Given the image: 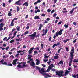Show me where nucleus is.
Segmentation results:
<instances>
[{
	"label": "nucleus",
	"mask_w": 78,
	"mask_h": 78,
	"mask_svg": "<svg viewBox=\"0 0 78 78\" xmlns=\"http://www.w3.org/2000/svg\"><path fill=\"white\" fill-rule=\"evenodd\" d=\"M37 1L36 2L34 3V5H36L37 3H39L41 2V0H37Z\"/></svg>",
	"instance_id": "obj_19"
},
{
	"label": "nucleus",
	"mask_w": 78,
	"mask_h": 78,
	"mask_svg": "<svg viewBox=\"0 0 78 78\" xmlns=\"http://www.w3.org/2000/svg\"><path fill=\"white\" fill-rule=\"evenodd\" d=\"M66 51H69V49H68V47H66Z\"/></svg>",
	"instance_id": "obj_56"
},
{
	"label": "nucleus",
	"mask_w": 78,
	"mask_h": 78,
	"mask_svg": "<svg viewBox=\"0 0 78 78\" xmlns=\"http://www.w3.org/2000/svg\"><path fill=\"white\" fill-rule=\"evenodd\" d=\"M15 62H14V61H13L12 62V64L13 65H16V63Z\"/></svg>",
	"instance_id": "obj_54"
},
{
	"label": "nucleus",
	"mask_w": 78,
	"mask_h": 78,
	"mask_svg": "<svg viewBox=\"0 0 78 78\" xmlns=\"http://www.w3.org/2000/svg\"><path fill=\"white\" fill-rule=\"evenodd\" d=\"M2 6L3 7H6V4L5 3H3Z\"/></svg>",
	"instance_id": "obj_42"
},
{
	"label": "nucleus",
	"mask_w": 78,
	"mask_h": 78,
	"mask_svg": "<svg viewBox=\"0 0 78 78\" xmlns=\"http://www.w3.org/2000/svg\"><path fill=\"white\" fill-rule=\"evenodd\" d=\"M47 31H48V29H46L45 31L43 32V34H41L42 36H45L47 34Z\"/></svg>",
	"instance_id": "obj_7"
},
{
	"label": "nucleus",
	"mask_w": 78,
	"mask_h": 78,
	"mask_svg": "<svg viewBox=\"0 0 78 78\" xmlns=\"http://www.w3.org/2000/svg\"><path fill=\"white\" fill-rule=\"evenodd\" d=\"M41 49L44 48V44H41Z\"/></svg>",
	"instance_id": "obj_48"
},
{
	"label": "nucleus",
	"mask_w": 78,
	"mask_h": 78,
	"mask_svg": "<svg viewBox=\"0 0 78 78\" xmlns=\"http://www.w3.org/2000/svg\"><path fill=\"white\" fill-rule=\"evenodd\" d=\"M72 76H73V78H76V75H72Z\"/></svg>",
	"instance_id": "obj_59"
},
{
	"label": "nucleus",
	"mask_w": 78,
	"mask_h": 78,
	"mask_svg": "<svg viewBox=\"0 0 78 78\" xmlns=\"http://www.w3.org/2000/svg\"><path fill=\"white\" fill-rule=\"evenodd\" d=\"M17 19H18V18H14L13 20H12V21H13L14 22V20H17Z\"/></svg>",
	"instance_id": "obj_40"
},
{
	"label": "nucleus",
	"mask_w": 78,
	"mask_h": 78,
	"mask_svg": "<svg viewBox=\"0 0 78 78\" xmlns=\"http://www.w3.org/2000/svg\"><path fill=\"white\" fill-rule=\"evenodd\" d=\"M22 52V50H19L17 51V53H20Z\"/></svg>",
	"instance_id": "obj_47"
},
{
	"label": "nucleus",
	"mask_w": 78,
	"mask_h": 78,
	"mask_svg": "<svg viewBox=\"0 0 78 78\" xmlns=\"http://www.w3.org/2000/svg\"><path fill=\"white\" fill-rule=\"evenodd\" d=\"M56 16H57V14H56V13H55L53 15V17H55Z\"/></svg>",
	"instance_id": "obj_31"
},
{
	"label": "nucleus",
	"mask_w": 78,
	"mask_h": 78,
	"mask_svg": "<svg viewBox=\"0 0 78 78\" xmlns=\"http://www.w3.org/2000/svg\"><path fill=\"white\" fill-rule=\"evenodd\" d=\"M28 36L30 37L31 39L32 40H34V37H39V36H40V34H38L36 35V32H34L32 34L29 35Z\"/></svg>",
	"instance_id": "obj_3"
},
{
	"label": "nucleus",
	"mask_w": 78,
	"mask_h": 78,
	"mask_svg": "<svg viewBox=\"0 0 78 78\" xmlns=\"http://www.w3.org/2000/svg\"><path fill=\"white\" fill-rule=\"evenodd\" d=\"M41 16H42V17H45V14L43 13L41 14Z\"/></svg>",
	"instance_id": "obj_51"
},
{
	"label": "nucleus",
	"mask_w": 78,
	"mask_h": 78,
	"mask_svg": "<svg viewBox=\"0 0 78 78\" xmlns=\"http://www.w3.org/2000/svg\"><path fill=\"white\" fill-rule=\"evenodd\" d=\"M20 55V54L18 53L16 55H15V57H17V58H18L19 57V55Z\"/></svg>",
	"instance_id": "obj_38"
},
{
	"label": "nucleus",
	"mask_w": 78,
	"mask_h": 78,
	"mask_svg": "<svg viewBox=\"0 0 78 78\" xmlns=\"http://www.w3.org/2000/svg\"><path fill=\"white\" fill-rule=\"evenodd\" d=\"M59 64H64V62H63L61 60L59 62V63H58V65H59Z\"/></svg>",
	"instance_id": "obj_24"
},
{
	"label": "nucleus",
	"mask_w": 78,
	"mask_h": 78,
	"mask_svg": "<svg viewBox=\"0 0 78 78\" xmlns=\"http://www.w3.org/2000/svg\"><path fill=\"white\" fill-rule=\"evenodd\" d=\"M20 0H19L18 1L16 2L15 3V4H16V5H21L20 3Z\"/></svg>",
	"instance_id": "obj_11"
},
{
	"label": "nucleus",
	"mask_w": 78,
	"mask_h": 78,
	"mask_svg": "<svg viewBox=\"0 0 78 78\" xmlns=\"http://www.w3.org/2000/svg\"><path fill=\"white\" fill-rule=\"evenodd\" d=\"M20 55L22 56L23 55H24V52H21L20 53Z\"/></svg>",
	"instance_id": "obj_44"
},
{
	"label": "nucleus",
	"mask_w": 78,
	"mask_h": 78,
	"mask_svg": "<svg viewBox=\"0 0 78 78\" xmlns=\"http://www.w3.org/2000/svg\"><path fill=\"white\" fill-rule=\"evenodd\" d=\"M8 16H12V14H11V12L9 11L8 12Z\"/></svg>",
	"instance_id": "obj_17"
},
{
	"label": "nucleus",
	"mask_w": 78,
	"mask_h": 78,
	"mask_svg": "<svg viewBox=\"0 0 78 78\" xmlns=\"http://www.w3.org/2000/svg\"><path fill=\"white\" fill-rule=\"evenodd\" d=\"M20 11V8L18 6H17V11Z\"/></svg>",
	"instance_id": "obj_39"
},
{
	"label": "nucleus",
	"mask_w": 78,
	"mask_h": 78,
	"mask_svg": "<svg viewBox=\"0 0 78 78\" xmlns=\"http://www.w3.org/2000/svg\"><path fill=\"white\" fill-rule=\"evenodd\" d=\"M2 64H3V65H5L6 66H8V64H7V63L6 62H4L2 63H1Z\"/></svg>",
	"instance_id": "obj_25"
},
{
	"label": "nucleus",
	"mask_w": 78,
	"mask_h": 78,
	"mask_svg": "<svg viewBox=\"0 0 78 78\" xmlns=\"http://www.w3.org/2000/svg\"><path fill=\"white\" fill-rule=\"evenodd\" d=\"M75 53V52H71L70 53V57H71V58H70V61L69 62V63H70L71 64V63H72V59H73V54Z\"/></svg>",
	"instance_id": "obj_4"
},
{
	"label": "nucleus",
	"mask_w": 78,
	"mask_h": 78,
	"mask_svg": "<svg viewBox=\"0 0 78 78\" xmlns=\"http://www.w3.org/2000/svg\"><path fill=\"white\" fill-rule=\"evenodd\" d=\"M16 40L17 41V42H19V41H20H20H22V39H20V38H19V39H17L16 38Z\"/></svg>",
	"instance_id": "obj_26"
},
{
	"label": "nucleus",
	"mask_w": 78,
	"mask_h": 78,
	"mask_svg": "<svg viewBox=\"0 0 78 78\" xmlns=\"http://www.w3.org/2000/svg\"><path fill=\"white\" fill-rule=\"evenodd\" d=\"M7 66H12V64H7Z\"/></svg>",
	"instance_id": "obj_49"
},
{
	"label": "nucleus",
	"mask_w": 78,
	"mask_h": 78,
	"mask_svg": "<svg viewBox=\"0 0 78 78\" xmlns=\"http://www.w3.org/2000/svg\"><path fill=\"white\" fill-rule=\"evenodd\" d=\"M55 73H56V75H58L60 77H61L63 76H67L69 74V71L67 70L65 72L64 75L63 74L64 73V71L62 70L56 71Z\"/></svg>",
	"instance_id": "obj_1"
},
{
	"label": "nucleus",
	"mask_w": 78,
	"mask_h": 78,
	"mask_svg": "<svg viewBox=\"0 0 78 78\" xmlns=\"http://www.w3.org/2000/svg\"><path fill=\"white\" fill-rule=\"evenodd\" d=\"M14 26V21L12 20L11 23V25H10V26H11V27H12L13 26Z\"/></svg>",
	"instance_id": "obj_16"
},
{
	"label": "nucleus",
	"mask_w": 78,
	"mask_h": 78,
	"mask_svg": "<svg viewBox=\"0 0 78 78\" xmlns=\"http://www.w3.org/2000/svg\"><path fill=\"white\" fill-rule=\"evenodd\" d=\"M43 27V25L41 24L40 25L39 27L38 28V30H41V29H42V27Z\"/></svg>",
	"instance_id": "obj_14"
},
{
	"label": "nucleus",
	"mask_w": 78,
	"mask_h": 78,
	"mask_svg": "<svg viewBox=\"0 0 78 78\" xmlns=\"http://www.w3.org/2000/svg\"><path fill=\"white\" fill-rule=\"evenodd\" d=\"M4 61V60L3 59H2V60H1L0 61V62H1V63H3V62Z\"/></svg>",
	"instance_id": "obj_50"
},
{
	"label": "nucleus",
	"mask_w": 78,
	"mask_h": 78,
	"mask_svg": "<svg viewBox=\"0 0 78 78\" xmlns=\"http://www.w3.org/2000/svg\"><path fill=\"white\" fill-rule=\"evenodd\" d=\"M48 55L47 54H45L44 55V58H45V59H46L47 58H49V56H47Z\"/></svg>",
	"instance_id": "obj_23"
},
{
	"label": "nucleus",
	"mask_w": 78,
	"mask_h": 78,
	"mask_svg": "<svg viewBox=\"0 0 78 78\" xmlns=\"http://www.w3.org/2000/svg\"><path fill=\"white\" fill-rule=\"evenodd\" d=\"M42 66L43 67H46V65H45L42 64Z\"/></svg>",
	"instance_id": "obj_61"
},
{
	"label": "nucleus",
	"mask_w": 78,
	"mask_h": 78,
	"mask_svg": "<svg viewBox=\"0 0 78 78\" xmlns=\"http://www.w3.org/2000/svg\"><path fill=\"white\" fill-rule=\"evenodd\" d=\"M36 68L37 70H39V71L41 69V68L39 67V66H37L36 67Z\"/></svg>",
	"instance_id": "obj_29"
},
{
	"label": "nucleus",
	"mask_w": 78,
	"mask_h": 78,
	"mask_svg": "<svg viewBox=\"0 0 78 78\" xmlns=\"http://www.w3.org/2000/svg\"><path fill=\"white\" fill-rule=\"evenodd\" d=\"M52 38L51 37H50L48 40L49 41H50L51 40Z\"/></svg>",
	"instance_id": "obj_52"
},
{
	"label": "nucleus",
	"mask_w": 78,
	"mask_h": 78,
	"mask_svg": "<svg viewBox=\"0 0 78 78\" xmlns=\"http://www.w3.org/2000/svg\"><path fill=\"white\" fill-rule=\"evenodd\" d=\"M39 72L41 73V74H42L43 75V74H44V72H45V69H44V68H42L40 69V70L39 71Z\"/></svg>",
	"instance_id": "obj_5"
},
{
	"label": "nucleus",
	"mask_w": 78,
	"mask_h": 78,
	"mask_svg": "<svg viewBox=\"0 0 78 78\" xmlns=\"http://www.w3.org/2000/svg\"><path fill=\"white\" fill-rule=\"evenodd\" d=\"M51 70V71H52V72H55V71H56V69H55L52 68Z\"/></svg>",
	"instance_id": "obj_34"
},
{
	"label": "nucleus",
	"mask_w": 78,
	"mask_h": 78,
	"mask_svg": "<svg viewBox=\"0 0 78 78\" xmlns=\"http://www.w3.org/2000/svg\"><path fill=\"white\" fill-rule=\"evenodd\" d=\"M40 18H39V16H36L34 17V19H40Z\"/></svg>",
	"instance_id": "obj_21"
},
{
	"label": "nucleus",
	"mask_w": 78,
	"mask_h": 78,
	"mask_svg": "<svg viewBox=\"0 0 78 78\" xmlns=\"http://www.w3.org/2000/svg\"><path fill=\"white\" fill-rule=\"evenodd\" d=\"M46 20L47 21H49V20H50V19L49 18H48L46 19Z\"/></svg>",
	"instance_id": "obj_57"
},
{
	"label": "nucleus",
	"mask_w": 78,
	"mask_h": 78,
	"mask_svg": "<svg viewBox=\"0 0 78 78\" xmlns=\"http://www.w3.org/2000/svg\"><path fill=\"white\" fill-rule=\"evenodd\" d=\"M26 63H27L26 62L21 63L18 62L17 63V64H19V65H17V67H19V68H22V69L24 67H28V65H26Z\"/></svg>",
	"instance_id": "obj_2"
},
{
	"label": "nucleus",
	"mask_w": 78,
	"mask_h": 78,
	"mask_svg": "<svg viewBox=\"0 0 78 78\" xmlns=\"http://www.w3.org/2000/svg\"><path fill=\"white\" fill-rule=\"evenodd\" d=\"M58 35H61L62 34V32H60V31L58 32Z\"/></svg>",
	"instance_id": "obj_43"
},
{
	"label": "nucleus",
	"mask_w": 78,
	"mask_h": 78,
	"mask_svg": "<svg viewBox=\"0 0 78 78\" xmlns=\"http://www.w3.org/2000/svg\"><path fill=\"white\" fill-rule=\"evenodd\" d=\"M58 32H56L55 33L56 36H57V37H58Z\"/></svg>",
	"instance_id": "obj_55"
},
{
	"label": "nucleus",
	"mask_w": 78,
	"mask_h": 78,
	"mask_svg": "<svg viewBox=\"0 0 78 78\" xmlns=\"http://www.w3.org/2000/svg\"><path fill=\"white\" fill-rule=\"evenodd\" d=\"M54 59H58V58H59V57L57 56H55L54 57Z\"/></svg>",
	"instance_id": "obj_32"
},
{
	"label": "nucleus",
	"mask_w": 78,
	"mask_h": 78,
	"mask_svg": "<svg viewBox=\"0 0 78 78\" xmlns=\"http://www.w3.org/2000/svg\"><path fill=\"white\" fill-rule=\"evenodd\" d=\"M34 50H39V48L36 47V48H35Z\"/></svg>",
	"instance_id": "obj_37"
},
{
	"label": "nucleus",
	"mask_w": 78,
	"mask_h": 78,
	"mask_svg": "<svg viewBox=\"0 0 78 78\" xmlns=\"http://www.w3.org/2000/svg\"><path fill=\"white\" fill-rule=\"evenodd\" d=\"M0 48L1 49H2V50H5V48H3L2 47H0Z\"/></svg>",
	"instance_id": "obj_60"
},
{
	"label": "nucleus",
	"mask_w": 78,
	"mask_h": 78,
	"mask_svg": "<svg viewBox=\"0 0 78 78\" xmlns=\"http://www.w3.org/2000/svg\"><path fill=\"white\" fill-rule=\"evenodd\" d=\"M55 12V10H53L51 11V14H53Z\"/></svg>",
	"instance_id": "obj_64"
},
{
	"label": "nucleus",
	"mask_w": 78,
	"mask_h": 78,
	"mask_svg": "<svg viewBox=\"0 0 78 78\" xmlns=\"http://www.w3.org/2000/svg\"><path fill=\"white\" fill-rule=\"evenodd\" d=\"M74 60H75L73 61V62H78V59H77L76 60V59H74Z\"/></svg>",
	"instance_id": "obj_36"
},
{
	"label": "nucleus",
	"mask_w": 78,
	"mask_h": 78,
	"mask_svg": "<svg viewBox=\"0 0 78 78\" xmlns=\"http://www.w3.org/2000/svg\"><path fill=\"white\" fill-rule=\"evenodd\" d=\"M0 28H3V26L4 25V24L3 23H2L0 24Z\"/></svg>",
	"instance_id": "obj_22"
},
{
	"label": "nucleus",
	"mask_w": 78,
	"mask_h": 78,
	"mask_svg": "<svg viewBox=\"0 0 78 78\" xmlns=\"http://www.w3.org/2000/svg\"><path fill=\"white\" fill-rule=\"evenodd\" d=\"M28 1H27L25 3H24L23 5V6H25L27 7L28 6Z\"/></svg>",
	"instance_id": "obj_6"
},
{
	"label": "nucleus",
	"mask_w": 78,
	"mask_h": 78,
	"mask_svg": "<svg viewBox=\"0 0 78 78\" xmlns=\"http://www.w3.org/2000/svg\"><path fill=\"white\" fill-rule=\"evenodd\" d=\"M30 66H31L32 67H33V68H35L36 67V66H35V63H34V62L33 61L31 62Z\"/></svg>",
	"instance_id": "obj_9"
},
{
	"label": "nucleus",
	"mask_w": 78,
	"mask_h": 78,
	"mask_svg": "<svg viewBox=\"0 0 78 78\" xmlns=\"http://www.w3.org/2000/svg\"><path fill=\"white\" fill-rule=\"evenodd\" d=\"M4 30V29H3V28L2 27L0 28V31H3Z\"/></svg>",
	"instance_id": "obj_53"
},
{
	"label": "nucleus",
	"mask_w": 78,
	"mask_h": 78,
	"mask_svg": "<svg viewBox=\"0 0 78 78\" xmlns=\"http://www.w3.org/2000/svg\"><path fill=\"white\" fill-rule=\"evenodd\" d=\"M50 70H51V68L48 67V69L46 71H45V72H50Z\"/></svg>",
	"instance_id": "obj_20"
},
{
	"label": "nucleus",
	"mask_w": 78,
	"mask_h": 78,
	"mask_svg": "<svg viewBox=\"0 0 78 78\" xmlns=\"http://www.w3.org/2000/svg\"><path fill=\"white\" fill-rule=\"evenodd\" d=\"M37 62L36 63V65H39L40 64V61H39V60L38 59H36Z\"/></svg>",
	"instance_id": "obj_13"
},
{
	"label": "nucleus",
	"mask_w": 78,
	"mask_h": 78,
	"mask_svg": "<svg viewBox=\"0 0 78 78\" xmlns=\"http://www.w3.org/2000/svg\"><path fill=\"white\" fill-rule=\"evenodd\" d=\"M14 40H12L10 41V43H12V42H14Z\"/></svg>",
	"instance_id": "obj_45"
},
{
	"label": "nucleus",
	"mask_w": 78,
	"mask_h": 78,
	"mask_svg": "<svg viewBox=\"0 0 78 78\" xmlns=\"http://www.w3.org/2000/svg\"><path fill=\"white\" fill-rule=\"evenodd\" d=\"M42 5H43L45 7V3L44 2H43V3H42Z\"/></svg>",
	"instance_id": "obj_63"
},
{
	"label": "nucleus",
	"mask_w": 78,
	"mask_h": 78,
	"mask_svg": "<svg viewBox=\"0 0 78 78\" xmlns=\"http://www.w3.org/2000/svg\"><path fill=\"white\" fill-rule=\"evenodd\" d=\"M28 33H29V32L27 31L23 34V35H26V34H28Z\"/></svg>",
	"instance_id": "obj_33"
},
{
	"label": "nucleus",
	"mask_w": 78,
	"mask_h": 78,
	"mask_svg": "<svg viewBox=\"0 0 78 78\" xmlns=\"http://www.w3.org/2000/svg\"><path fill=\"white\" fill-rule=\"evenodd\" d=\"M16 29L18 31H20V27L17 26L16 27Z\"/></svg>",
	"instance_id": "obj_15"
},
{
	"label": "nucleus",
	"mask_w": 78,
	"mask_h": 78,
	"mask_svg": "<svg viewBox=\"0 0 78 78\" xmlns=\"http://www.w3.org/2000/svg\"><path fill=\"white\" fill-rule=\"evenodd\" d=\"M33 57V56L31 55H28V59H31V57Z\"/></svg>",
	"instance_id": "obj_12"
},
{
	"label": "nucleus",
	"mask_w": 78,
	"mask_h": 78,
	"mask_svg": "<svg viewBox=\"0 0 78 78\" xmlns=\"http://www.w3.org/2000/svg\"><path fill=\"white\" fill-rule=\"evenodd\" d=\"M34 48V47H33L32 48H30L29 51H28V53L29 54H31L33 52V49Z\"/></svg>",
	"instance_id": "obj_8"
},
{
	"label": "nucleus",
	"mask_w": 78,
	"mask_h": 78,
	"mask_svg": "<svg viewBox=\"0 0 78 78\" xmlns=\"http://www.w3.org/2000/svg\"><path fill=\"white\" fill-rule=\"evenodd\" d=\"M3 19H2L0 20V22H2L3 21Z\"/></svg>",
	"instance_id": "obj_62"
},
{
	"label": "nucleus",
	"mask_w": 78,
	"mask_h": 78,
	"mask_svg": "<svg viewBox=\"0 0 78 78\" xmlns=\"http://www.w3.org/2000/svg\"><path fill=\"white\" fill-rule=\"evenodd\" d=\"M62 23V21H60L58 23V25H61Z\"/></svg>",
	"instance_id": "obj_58"
},
{
	"label": "nucleus",
	"mask_w": 78,
	"mask_h": 78,
	"mask_svg": "<svg viewBox=\"0 0 78 78\" xmlns=\"http://www.w3.org/2000/svg\"><path fill=\"white\" fill-rule=\"evenodd\" d=\"M55 67V66H54V65L53 64H52L51 65H50L49 67H50V68H51V69H52L53 67Z\"/></svg>",
	"instance_id": "obj_18"
},
{
	"label": "nucleus",
	"mask_w": 78,
	"mask_h": 78,
	"mask_svg": "<svg viewBox=\"0 0 78 78\" xmlns=\"http://www.w3.org/2000/svg\"><path fill=\"white\" fill-rule=\"evenodd\" d=\"M73 11H74V10L73 9L72 10H71L69 12V13L71 14H72V13H73Z\"/></svg>",
	"instance_id": "obj_28"
},
{
	"label": "nucleus",
	"mask_w": 78,
	"mask_h": 78,
	"mask_svg": "<svg viewBox=\"0 0 78 78\" xmlns=\"http://www.w3.org/2000/svg\"><path fill=\"white\" fill-rule=\"evenodd\" d=\"M72 49L71 50V52H75V51H73L74 50H75V49H74V47H72Z\"/></svg>",
	"instance_id": "obj_30"
},
{
	"label": "nucleus",
	"mask_w": 78,
	"mask_h": 78,
	"mask_svg": "<svg viewBox=\"0 0 78 78\" xmlns=\"http://www.w3.org/2000/svg\"><path fill=\"white\" fill-rule=\"evenodd\" d=\"M55 46H57V45H56V44H54V45L52 46V48H54L55 47Z\"/></svg>",
	"instance_id": "obj_46"
},
{
	"label": "nucleus",
	"mask_w": 78,
	"mask_h": 78,
	"mask_svg": "<svg viewBox=\"0 0 78 78\" xmlns=\"http://www.w3.org/2000/svg\"><path fill=\"white\" fill-rule=\"evenodd\" d=\"M34 55H35V54H38V52H37V51H34Z\"/></svg>",
	"instance_id": "obj_35"
},
{
	"label": "nucleus",
	"mask_w": 78,
	"mask_h": 78,
	"mask_svg": "<svg viewBox=\"0 0 78 78\" xmlns=\"http://www.w3.org/2000/svg\"><path fill=\"white\" fill-rule=\"evenodd\" d=\"M43 75H46V76H47V77H48V78H51V76L48 74H47L46 73H44V74H43Z\"/></svg>",
	"instance_id": "obj_10"
},
{
	"label": "nucleus",
	"mask_w": 78,
	"mask_h": 78,
	"mask_svg": "<svg viewBox=\"0 0 78 78\" xmlns=\"http://www.w3.org/2000/svg\"><path fill=\"white\" fill-rule=\"evenodd\" d=\"M64 27H65V28H67L69 27V25L67 24H65L64 25Z\"/></svg>",
	"instance_id": "obj_27"
},
{
	"label": "nucleus",
	"mask_w": 78,
	"mask_h": 78,
	"mask_svg": "<svg viewBox=\"0 0 78 78\" xmlns=\"http://www.w3.org/2000/svg\"><path fill=\"white\" fill-rule=\"evenodd\" d=\"M57 44H56L57 46L60 45V43L59 42H57Z\"/></svg>",
	"instance_id": "obj_41"
}]
</instances>
